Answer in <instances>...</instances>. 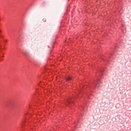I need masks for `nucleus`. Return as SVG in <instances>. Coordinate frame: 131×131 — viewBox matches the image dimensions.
<instances>
[{
    "instance_id": "obj_1",
    "label": "nucleus",
    "mask_w": 131,
    "mask_h": 131,
    "mask_svg": "<svg viewBox=\"0 0 131 131\" xmlns=\"http://www.w3.org/2000/svg\"><path fill=\"white\" fill-rule=\"evenodd\" d=\"M105 71L104 68H99L97 73V78L92 81L90 83H85V84H82L78 89L77 92L73 97H69L66 100V105H68L69 107L74 105V103L76 102V99H79V97L83 96L86 99H92V93L94 90L99 88L102 83L101 78L103 73Z\"/></svg>"
},
{
    "instance_id": "obj_2",
    "label": "nucleus",
    "mask_w": 131,
    "mask_h": 131,
    "mask_svg": "<svg viewBox=\"0 0 131 131\" xmlns=\"http://www.w3.org/2000/svg\"><path fill=\"white\" fill-rule=\"evenodd\" d=\"M88 108V106L85 105V104L82 105L81 107L80 108L81 110H83V111H85Z\"/></svg>"
},
{
    "instance_id": "obj_3",
    "label": "nucleus",
    "mask_w": 131,
    "mask_h": 131,
    "mask_svg": "<svg viewBox=\"0 0 131 131\" xmlns=\"http://www.w3.org/2000/svg\"><path fill=\"white\" fill-rule=\"evenodd\" d=\"M122 30H123V33H125L126 32V30H125V26L124 25H122Z\"/></svg>"
},
{
    "instance_id": "obj_4",
    "label": "nucleus",
    "mask_w": 131,
    "mask_h": 131,
    "mask_svg": "<svg viewBox=\"0 0 131 131\" xmlns=\"http://www.w3.org/2000/svg\"><path fill=\"white\" fill-rule=\"evenodd\" d=\"M66 80H67V81H70L72 80V78L70 76H68L66 78Z\"/></svg>"
},
{
    "instance_id": "obj_5",
    "label": "nucleus",
    "mask_w": 131,
    "mask_h": 131,
    "mask_svg": "<svg viewBox=\"0 0 131 131\" xmlns=\"http://www.w3.org/2000/svg\"><path fill=\"white\" fill-rule=\"evenodd\" d=\"M78 125H79V121H78L77 123H76V122L75 123V124H74V127L75 128H76L78 127Z\"/></svg>"
},
{
    "instance_id": "obj_6",
    "label": "nucleus",
    "mask_w": 131,
    "mask_h": 131,
    "mask_svg": "<svg viewBox=\"0 0 131 131\" xmlns=\"http://www.w3.org/2000/svg\"><path fill=\"white\" fill-rule=\"evenodd\" d=\"M101 59L104 61V62H107V63H109V64H111L110 63V60L108 61L107 60H106V59L104 58V57H101Z\"/></svg>"
},
{
    "instance_id": "obj_7",
    "label": "nucleus",
    "mask_w": 131,
    "mask_h": 131,
    "mask_svg": "<svg viewBox=\"0 0 131 131\" xmlns=\"http://www.w3.org/2000/svg\"><path fill=\"white\" fill-rule=\"evenodd\" d=\"M25 56H26L27 57H28L29 56V53L28 52H26L25 53Z\"/></svg>"
}]
</instances>
